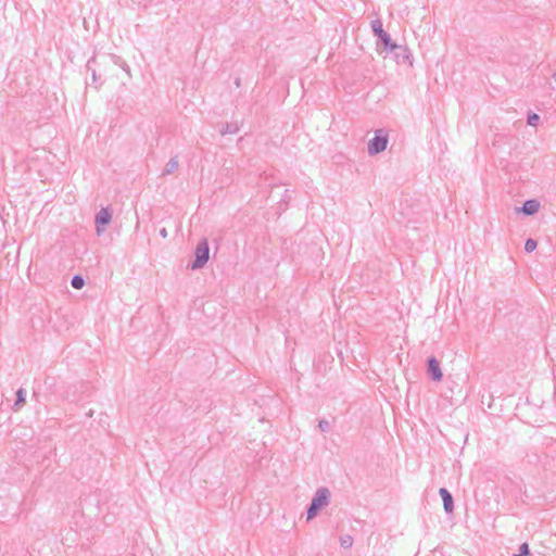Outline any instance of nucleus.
<instances>
[{
	"instance_id": "f257e3e1",
	"label": "nucleus",
	"mask_w": 556,
	"mask_h": 556,
	"mask_svg": "<svg viewBox=\"0 0 556 556\" xmlns=\"http://www.w3.org/2000/svg\"><path fill=\"white\" fill-rule=\"evenodd\" d=\"M330 502V491L326 486H321L317 489L314 494L307 510H306V519L312 520L316 515L329 504Z\"/></svg>"
},
{
	"instance_id": "f03ea898",
	"label": "nucleus",
	"mask_w": 556,
	"mask_h": 556,
	"mask_svg": "<svg viewBox=\"0 0 556 556\" xmlns=\"http://www.w3.org/2000/svg\"><path fill=\"white\" fill-rule=\"evenodd\" d=\"M389 135L386 129L380 128L375 131V137L368 142V154L377 155L387 149Z\"/></svg>"
},
{
	"instance_id": "7ed1b4c3",
	"label": "nucleus",
	"mask_w": 556,
	"mask_h": 556,
	"mask_svg": "<svg viewBox=\"0 0 556 556\" xmlns=\"http://www.w3.org/2000/svg\"><path fill=\"white\" fill-rule=\"evenodd\" d=\"M210 258V245L206 238H203L198 244L194 250V260L189 265L191 269H200L204 267V265L207 263Z\"/></svg>"
},
{
	"instance_id": "20e7f679",
	"label": "nucleus",
	"mask_w": 556,
	"mask_h": 556,
	"mask_svg": "<svg viewBox=\"0 0 556 556\" xmlns=\"http://www.w3.org/2000/svg\"><path fill=\"white\" fill-rule=\"evenodd\" d=\"M374 35L378 38L377 45H381L383 50H392L395 48V42L392 40L390 35L383 29L382 22L380 20H374L370 23Z\"/></svg>"
},
{
	"instance_id": "39448f33",
	"label": "nucleus",
	"mask_w": 556,
	"mask_h": 556,
	"mask_svg": "<svg viewBox=\"0 0 556 556\" xmlns=\"http://www.w3.org/2000/svg\"><path fill=\"white\" fill-rule=\"evenodd\" d=\"M387 52L393 53L394 60L397 64H407L408 66H413V54L407 46L395 43V48L387 50Z\"/></svg>"
},
{
	"instance_id": "423d86ee",
	"label": "nucleus",
	"mask_w": 556,
	"mask_h": 556,
	"mask_svg": "<svg viewBox=\"0 0 556 556\" xmlns=\"http://www.w3.org/2000/svg\"><path fill=\"white\" fill-rule=\"evenodd\" d=\"M111 219H112V213H111L110 208H108V207H102L96 214L94 224H96V230H97L98 235H101L104 231L105 227L110 224Z\"/></svg>"
},
{
	"instance_id": "0eeeda50",
	"label": "nucleus",
	"mask_w": 556,
	"mask_h": 556,
	"mask_svg": "<svg viewBox=\"0 0 556 556\" xmlns=\"http://www.w3.org/2000/svg\"><path fill=\"white\" fill-rule=\"evenodd\" d=\"M427 374L435 382L441 381L443 378L440 363L434 356H430L427 359Z\"/></svg>"
},
{
	"instance_id": "6e6552de",
	"label": "nucleus",
	"mask_w": 556,
	"mask_h": 556,
	"mask_svg": "<svg viewBox=\"0 0 556 556\" xmlns=\"http://www.w3.org/2000/svg\"><path fill=\"white\" fill-rule=\"evenodd\" d=\"M540 208V202L535 199H529L523 202L521 207H517L516 211L523 213L527 216L534 215Z\"/></svg>"
},
{
	"instance_id": "1a4fd4ad",
	"label": "nucleus",
	"mask_w": 556,
	"mask_h": 556,
	"mask_svg": "<svg viewBox=\"0 0 556 556\" xmlns=\"http://www.w3.org/2000/svg\"><path fill=\"white\" fill-rule=\"evenodd\" d=\"M439 494L442 498V502H443V508H444V511L446 514H451L453 513L454 510V500H453V496L451 494V492L445 489V488H441L439 490Z\"/></svg>"
},
{
	"instance_id": "9d476101",
	"label": "nucleus",
	"mask_w": 556,
	"mask_h": 556,
	"mask_svg": "<svg viewBox=\"0 0 556 556\" xmlns=\"http://www.w3.org/2000/svg\"><path fill=\"white\" fill-rule=\"evenodd\" d=\"M179 164H178V159L177 156H174L172 157L165 165L164 169H163V173L162 175L163 176H166V175H170L173 174L177 168H178Z\"/></svg>"
},
{
	"instance_id": "9b49d317",
	"label": "nucleus",
	"mask_w": 556,
	"mask_h": 556,
	"mask_svg": "<svg viewBox=\"0 0 556 556\" xmlns=\"http://www.w3.org/2000/svg\"><path fill=\"white\" fill-rule=\"evenodd\" d=\"M26 402V391L23 388H20L16 391V399L13 405V408L17 410L20 407H22Z\"/></svg>"
},
{
	"instance_id": "f8f14e48",
	"label": "nucleus",
	"mask_w": 556,
	"mask_h": 556,
	"mask_svg": "<svg viewBox=\"0 0 556 556\" xmlns=\"http://www.w3.org/2000/svg\"><path fill=\"white\" fill-rule=\"evenodd\" d=\"M238 131H239V126L237 123H227L219 130L220 135H223V136L237 134Z\"/></svg>"
},
{
	"instance_id": "ddd939ff",
	"label": "nucleus",
	"mask_w": 556,
	"mask_h": 556,
	"mask_svg": "<svg viewBox=\"0 0 556 556\" xmlns=\"http://www.w3.org/2000/svg\"><path fill=\"white\" fill-rule=\"evenodd\" d=\"M71 285L74 289L79 290L85 286V279L80 275H75L71 280Z\"/></svg>"
},
{
	"instance_id": "4468645a",
	"label": "nucleus",
	"mask_w": 556,
	"mask_h": 556,
	"mask_svg": "<svg viewBox=\"0 0 556 556\" xmlns=\"http://www.w3.org/2000/svg\"><path fill=\"white\" fill-rule=\"evenodd\" d=\"M353 538L349 534H345V535H342L340 536V545L343 547V548H350L352 547L353 545Z\"/></svg>"
},
{
	"instance_id": "2eb2a0df",
	"label": "nucleus",
	"mask_w": 556,
	"mask_h": 556,
	"mask_svg": "<svg viewBox=\"0 0 556 556\" xmlns=\"http://www.w3.org/2000/svg\"><path fill=\"white\" fill-rule=\"evenodd\" d=\"M93 63H96L94 56H92L91 59L88 60L86 67H87L88 72H91V77H92L93 83H97L98 77H97L96 70L92 66Z\"/></svg>"
},
{
	"instance_id": "dca6fc26",
	"label": "nucleus",
	"mask_w": 556,
	"mask_h": 556,
	"mask_svg": "<svg viewBox=\"0 0 556 556\" xmlns=\"http://www.w3.org/2000/svg\"><path fill=\"white\" fill-rule=\"evenodd\" d=\"M536 247H538V242L534 239L529 238V239L526 240L525 251L527 253H531V252H533L536 249Z\"/></svg>"
},
{
	"instance_id": "f3484780",
	"label": "nucleus",
	"mask_w": 556,
	"mask_h": 556,
	"mask_svg": "<svg viewBox=\"0 0 556 556\" xmlns=\"http://www.w3.org/2000/svg\"><path fill=\"white\" fill-rule=\"evenodd\" d=\"M539 121H540V116H539V114H536L534 112H530L527 116V124L529 126H536Z\"/></svg>"
},
{
	"instance_id": "a211bd4d",
	"label": "nucleus",
	"mask_w": 556,
	"mask_h": 556,
	"mask_svg": "<svg viewBox=\"0 0 556 556\" xmlns=\"http://www.w3.org/2000/svg\"><path fill=\"white\" fill-rule=\"evenodd\" d=\"M318 428L321 432H328L330 430V422L326 419H321L318 422Z\"/></svg>"
},
{
	"instance_id": "6ab92c4d",
	"label": "nucleus",
	"mask_w": 556,
	"mask_h": 556,
	"mask_svg": "<svg viewBox=\"0 0 556 556\" xmlns=\"http://www.w3.org/2000/svg\"><path fill=\"white\" fill-rule=\"evenodd\" d=\"M517 555H520V556L530 555V548H529L528 543L525 542L519 546V553Z\"/></svg>"
},
{
	"instance_id": "aec40b11",
	"label": "nucleus",
	"mask_w": 556,
	"mask_h": 556,
	"mask_svg": "<svg viewBox=\"0 0 556 556\" xmlns=\"http://www.w3.org/2000/svg\"><path fill=\"white\" fill-rule=\"evenodd\" d=\"M160 236H161L162 238H164V239H165V238H167L168 232H167L166 228H161V229H160Z\"/></svg>"
},
{
	"instance_id": "412c9836",
	"label": "nucleus",
	"mask_w": 556,
	"mask_h": 556,
	"mask_svg": "<svg viewBox=\"0 0 556 556\" xmlns=\"http://www.w3.org/2000/svg\"><path fill=\"white\" fill-rule=\"evenodd\" d=\"M235 83L239 87L240 86V78H237Z\"/></svg>"
},
{
	"instance_id": "4be33fe9",
	"label": "nucleus",
	"mask_w": 556,
	"mask_h": 556,
	"mask_svg": "<svg viewBox=\"0 0 556 556\" xmlns=\"http://www.w3.org/2000/svg\"><path fill=\"white\" fill-rule=\"evenodd\" d=\"M514 556H520V555H514Z\"/></svg>"
}]
</instances>
